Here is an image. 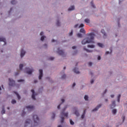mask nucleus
I'll list each match as a JSON object with an SVG mask.
<instances>
[{"label":"nucleus","instance_id":"1","mask_svg":"<svg viewBox=\"0 0 127 127\" xmlns=\"http://www.w3.org/2000/svg\"><path fill=\"white\" fill-rule=\"evenodd\" d=\"M88 37L84 39L82 41L81 43L83 45L87 44V43H95L94 42V38H95V34L94 33H90L87 34Z\"/></svg>","mask_w":127,"mask_h":127},{"label":"nucleus","instance_id":"2","mask_svg":"<svg viewBox=\"0 0 127 127\" xmlns=\"http://www.w3.org/2000/svg\"><path fill=\"white\" fill-rule=\"evenodd\" d=\"M61 124H63L64 123V120L65 119L64 118V117H66V118L68 117V113H64V112H63L61 113Z\"/></svg>","mask_w":127,"mask_h":127},{"label":"nucleus","instance_id":"3","mask_svg":"<svg viewBox=\"0 0 127 127\" xmlns=\"http://www.w3.org/2000/svg\"><path fill=\"white\" fill-rule=\"evenodd\" d=\"M33 119L35 126H38L39 125V118H38V116L37 115H33Z\"/></svg>","mask_w":127,"mask_h":127},{"label":"nucleus","instance_id":"4","mask_svg":"<svg viewBox=\"0 0 127 127\" xmlns=\"http://www.w3.org/2000/svg\"><path fill=\"white\" fill-rule=\"evenodd\" d=\"M9 86L13 87V86L15 85V81H14V80H12V79L9 78Z\"/></svg>","mask_w":127,"mask_h":127},{"label":"nucleus","instance_id":"5","mask_svg":"<svg viewBox=\"0 0 127 127\" xmlns=\"http://www.w3.org/2000/svg\"><path fill=\"white\" fill-rule=\"evenodd\" d=\"M39 79L41 80V78L43 76V70L42 69H39Z\"/></svg>","mask_w":127,"mask_h":127},{"label":"nucleus","instance_id":"6","mask_svg":"<svg viewBox=\"0 0 127 127\" xmlns=\"http://www.w3.org/2000/svg\"><path fill=\"white\" fill-rule=\"evenodd\" d=\"M26 108L29 111H33V110H34V106H28Z\"/></svg>","mask_w":127,"mask_h":127},{"label":"nucleus","instance_id":"7","mask_svg":"<svg viewBox=\"0 0 127 127\" xmlns=\"http://www.w3.org/2000/svg\"><path fill=\"white\" fill-rule=\"evenodd\" d=\"M31 122V120H30V119H27L25 122L24 127H26L28 126L29 125H30Z\"/></svg>","mask_w":127,"mask_h":127},{"label":"nucleus","instance_id":"8","mask_svg":"<svg viewBox=\"0 0 127 127\" xmlns=\"http://www.w3.org/2000/svg\"><path fill=\"white\" fill-rule=\"evenodd\" d=\"M57 53H58L59 55H61L62 56H63L64 55V52H63V51L60 50L59 48L58 49Z\"/></svg>","mask_w":127,"mask_h":127},{"label":"nucleus","instance_id":"9","mask_svg":"<svg viewBox=\"0 0 127 127\" xmlns=\"http://www.w3.org/2000/svg\"><path fill=\"white\" fill-rule=\"evenodd\" d=\"M102 107V104H99L97 106L95 109L92 110V112H96V111H98L100 108Z\"/></svg>","mask_w":127,"mask_h":127},{"label":"nucleus","instance_id":"10","mask_svg":"<svg viewBox=\"0 0 127 127\" xmlns=\"http://www.w3.org/2000/svg\"><path fill=\"white\" fill-rule=\"evenodd\" d=\"M31 92H32V98L33 99V100H35V92H34V90L32 89L31 90Z\"/></svg>","mask_w":127,"mask_h":127},{"label":"nucleus","instance_id":"11","mask_svg":"<svg viewBox=\"0 0 127 127\" xmlns=\"http://www.w3.org/2000/svg\"><path fill=\"white\" fill-rule=\"evenodd\" d=\"M24 55H25V51H24L23 49H22L21 51V54H20L21 58H22V57L24 56Z\"/></svg>","mask_w":127,"mask_h":127},{"label":"nucleus","instance_id":"12","mask_svg":"<svg viewBox=\"0 0 127 127\" xmlns=\"http://www.w3.org/2000/svg\"><path fill=\"white\" fill-rule=\"evenodd\" d=\"M0 41H2L4 42V45H5L6 44V40H5V38L2 37L0 38Z\"/></svg>","mask_w":127,"mask_h":127},{"label":"nucleus","instance_id":"13","mask_svg":"<svg viewBox=\"0 0 127 127\" xmlns=\"http://www.w3.org/2000/svg\"><path fill=\"white\" fill-rule=\"evenodd\" d=\"M73 72H74V73H76V74H79L80 73V72L78 71V68H77L76 67H75L73 69Z\"/></svg>","mask_w":127,"mask_h":127},{"label":"nucleus","instance_id":"14","mask_svg":"<svg viewBox=\"0 0 127 127\" xmlns=\"http://www.w3.org/2000/svg\"><path fill=\"white\" fill-rule=\"evenodd\" d=\"M116 107V101H113L112 102V105H111V109H113V108H115Z\"/></svg>","mask_w":127,"mask_h":127},{"label":"nucleus","instance_id":"15","mask_svg":"<svg viewBox=\"0 0 127 127\" xmlns=\"http://www.w3.org/2000/svg\"><path fill=\"white\" fill-rule=\"evenodd\" d=\"M97 45L99 47H101V48H103L104 47V45L101 43H98Z\"/></svg>","mask_w":127,"mask_h":127},{"label":"nucleus","instance_id":"16","mask_svg":"<svg viewBox=\"0 0 127 127\" xmlns=\"http://www.w3.org/2000/svg\"><path fill=\"white\" fill-rule=\"evenodd\" d=\"M33 71H34L33 69H31L27 71V73L29 74L30 75V74H32V72H33Z\"/></svg>","mask_w":127,"mask_h":127},{"label":"nucleus","instance_id":"17","mask_svg":"<svg viewBox=\"0 0 127 127\" xmlns=\"http://www.w3.org/2000/svg\"><path fill=\"white\" fill-rule=\"evenodd\" d=\"M74 9H75V6L72 5L68 8V11H70V10H74Z\"/></svg>","mask_w":127,"mask_h":127},{"label":"nucleus","instance_id":"18","mask_svg":"<svg viewBox=\"0 0 127 127\" xmlns=\"http://www.w3.org/2000/svg\"><path fill=\"white\" fill-rule=\"evenodd\" d=\"M83 50L84 51H86V52H88V53H90V52H92L93 51H90L88 49H86V48H83Z\"/></svg>","mask_w":127,"mask_h":127},{"label":"nucleus","instance_id":"19","mask_svg":"<svg viewBox=\"0 0 127 127\" xmlns=\"http://www.w3.org/2000/svg\"><path fill=\"white\" fill-rule=\"evenodd\" d=\"M88 48H95V45H87Z\"/></svg>","mask_w":127,"mask_h":127},{"label":"nucleus","instance_id":"20","mask_svg":"<svg viewBox=\"0 0 127 127\" xmlns=\"http://www.w3.org/2000/svg\"><path fill=\"white\" fill-rule=\"evenodd\" d=\"M14 94H15V95H16L17 98H18V100H20V96H19V94H18V93H17V92H14Z\"/></svg>","mask_w":127,"mask_h":127},{"label":"nucleus","instance_id":"21","mask_svg":"<svg viewBox=\"0 0 127 127\" xmlns=\"http://www.w3.org/2000/svg\"><path fill=\"white\" fill-rule=\"evenodd\" d=\"M80 32H81V33H86V32L85 31V29H84V28H81L80 30Z\"/></svg>","mask_w":127,"mask_h":127},{"label":"nucleus","instance_id":"22","mask_svg":"<svg viewBox=\"0 0 127 127\" xmlns=\"http://www.w3.org/2000/svg\"><path fill=\"white\" fill-rule=\"evenodd\" d=\"M85 114H86V110H84L83 114L81 115V119L85 118Z\"/></svg>","mask_w":127,"mask_h":127},{"label":"nucleus","instance_id":"23","mask_svg":"<svg viewBox=\"0 0 127 127\" xmlns=\"http://www.w3.org/2000/svg\"><path fill=\"white\" fill-rule=\"evenodd\" d=\"M84 21L85 22H86V23H90V19L87 18V19H85L84 20Z\"/></svg>","mask_w":127,"mask_h":127},{"label":"nucleus","instance_id":"24","mask_svg":"<svg viewBox=\"0 0 127 127\" xmlns=\"http://www.w3.org/2000/svg\"><path fill=\"white\" fill-rule=\"evenodd\" d=\"M74 114L76 115V116H77V117H79V112H78V111H77V110H76L75 111V112H74Z\"/></svg>","mask_w":127,"mask_h":127},{"label":"nucleus","instance_id":"25","mask_svg":"<svg viewBox=\"0 0 127 127\" xmlns=\"http://www.w3.org/2000/svg\"><path fill=\"white\" fill-rule=\"evenodd\" d=\"M101 32L102 33H103V34H104V36H107V34L105 33V30L104 29L101 30Z\"/></svg>","mask_w":127,"mask_h":127},{"label":"nucleus","instance_id":"26","mask_svg":"<svg viewBox=\"0 0 127 127\" xmlns=\"http://www.w3.org/2000/svg\"><path fill=\"white\" fill-rule=\"evenodd\" d=\"M112 113H113V115H116V114H117V109H114L112 111Z\"/></svg>","mask_w":127,"mask_h":127},{"label":"nucleus","instance_id":"27","mask_svg":"<svg viewBox=\"0 0 127 127\" xmlns=\"http://www.w3.org/2000/svg\"><path fill=\"white\" fill-rule=\"evenodd\" d=\"M11 4H15V3H16V1H15V0H13L11 1Z\"/></svg>","mask_w":127,"mask_h":127},{"label":"nucleus","instance_id":"28","mask_svg":"<svg viewBox=\"0 0 127 127\" xmlns=\"http://www.w3.org/2000/svg\"><path fill=\"white\" fill-rule=\"evenodd\" d=\"M22 68H23V64H20L19 65V69H20V70H22Z\"/></svg>","mask_w":127,"mask_h":127},{"label":"nucleus","instance_id":"29","mask_svg":"<svg viewBox=\"0 0 127 127\" xmlns=\"http://www.w3.org/2000/svg\"><path fill=\"white\" fill-rule=\"evenodd\" d=\"M69 122H70V125H71V126H73L74 125V122H73L72 121V120L70 119Z\"/></svg>","mask_w":127,"mask_h":127},{"label":"nucleus","instance_id":"30","mask_svg":"<svg viewBox=\"0 0 127 127\" xmlns=\"http://www.w3.org/2000/svg\"><path fill=\"white\" fill-rule=\"evenodd\" d=\"M11 103L13 104H16V101L14 99H13L11 101Z\"/></svg>","mask_w":127,"mask_h":127},{"label":"nucleus","instance_id":"31","mask_svg":"<svg viewBox=\"0 0 127 127\" xmlns=\"http://www.w3.org/2000/svg\"><path fill=\"white\" fill-rule=\"evenodd\" d=\"M121 99V94H119L118 97V102L120 103V100Z\"/></svg>","mask_w":127,"mask_h":127},{"label":"nucleus","instance_id":"32","mask_svg":"<svg viewBox=\"0 0 127 127\" xmlns=\"http://www.w3.org/2000/svg\"><path fill=\"white\" fill-rule=\"evenodd\" d=\"M56 24H57V26H60V22H59V20H58L57 21Z\"/></svg>","mask_w":127,"mask_h":127},{"label":"nucleus","instance_id":"33","mask_svg":"<svg viewBox=\"0 0 127 127\" xmlns=\"http://www.w3.org/2000/svg\"><path fill=\"white\" fill-rule=\"evenodd\" d=\"M88 97L87 95H85L84 96V99L85 100V101H88Z\"/></svg>","mask_w":127,"mask_h":127},{"label":"nucleus","instance_id":"34","mask_svg":"<svg viewBox=\"0 0 127 127\" xmlns=\"http://www.w3.org/2000/svg\"><path fill=\"white\" fill-rule=\"evenodd\" d=\"M2 115H3V114H5V111H4V108H3L1 112Z\"/></svg>","mask_w":127,"mask_h":127},{"label":"nucleus","instance_id":"35","mask_svg":"<svg viewBox=\"0 0 127 127\" xmlns=\"http://www.w3.org/2000/svg\"><path fill=\"white\" fill-rule=\"evenodd\" d=\"M91 4L92 7H93L94 8H95V5H94V3L93 2V1L91 2Z\"/></svg>","mask_w":127,"mask_h":127},{"label":"nucleus","instance_id":"36","mask_svg":"<svg viewBox=\"0 0 127 127\" xmlns=\"http://www.w3.org/2000/svg\"><path fill=\"white\" fill-rule=\"evenodd\" d=\"M44 38H45V37L44 36H42L41 38V41H43L44 40Z\"/></svg>","mask_w":127,"mask_h":127},{"label":"nucleus","instance_id":"37","mask_svg":"<svg viewBox=\"0 0 127 127\" xmlns=\"http://www.w3.org/2000/svg\"><path fill=\"white\" fill-rule=\"evenodd\" d=\"M55 113H53V116L52 117V119L53 120L54 119H55Z\"/></svg>","mask_w":127,"mask_h":127},{"label":"nucleus","instance_id":"38","mask_svg":"<svg viewBox=\"0 0 127 127\" xmlns=\"http://www.w3.org/2000/svg\"><path fill=\"white\" fill-rule=\"evenodd\" d=\"M77 37H82V34L80 33H78L77 34Z\"/></svg>","mask_w":127,"mask_h":127},{"label":"nucleus","instance_id":"39","mask_svg":"<svg viewBox=\"0 0 127 127\" xmlns=\"http://www.w3.org/2000/svg\"><path fill=\"white\" fill-rule=\"evenodd\" d=\"M80 27H84V25L83 24H81L79 26H78V28H80Z\"/></svg>","mask_w":127,"mask_h":127},{"label":"nucleus","instance_id":"40","mask_svg":"<svg viewBox=\"0 0 127 127\" xmlns=\"http://www.w3.org/2000/svg\"><path fill=\"white\" fill-rule=\"evenodd\" d=\"M25 115V112L24 111H23L21 116L22 117H24V115Z\"/></svg>","mask_w":127,"mask_h":127},{"label":"nucleus","instance_id":"41","mask_svg":"<svg viewBox=\"0 0 127 127\" xmlns=\"http://www.w3.org/2000/svg\"><path fill=\"white\" fill-rule=\"evenodd\" d=\"M65 78H66V75L64 74V75L62 76V79H65Z\"/></svg>","mask_w":127,"mask_h":127},{"label":"nucleus","instance_id":"42","mask_svg":"<svg viewBox=\"0 0 127 127\" xmlns=\"http://www.w3.org/2000/svg\"><path fill=\"white\" fill-rule=\"evenodd\" d=\"M18 82H24V80L23 79H20L18 80Z\"/></svg>","mask_w":127,"mask_h":127},{"label":"nucleus","instance_id":"43","mask_svg":"<svg viewBox=\"0 0 127 127\" xmlns=\"http://www.w3.org/2000/svg\"><path fill=\"white\" fill-rule=\"evenodd\" d=\"M79 26V24H77L74 26V28H77Z\"/></svg>","mask_w":127,"mask_h":127},{"label":"nucleus","instance_id":"44","mask_svg":"<svg viewBox=\"0 0 127 127\" xmlns=\"http://www.w3.org/2000/svg\"><path fill=\"white\" fill-rule=\"evenodd\" d=\"M49 60H54V57H51L49 58Z\"/></svg>","mask_w":127,"mask_h":127},{"label":"nucleus","instance_id":"45","mask_svg":"<svg viewBox=\"0 0 127 127\" xmlns=\"http://www.w3.org/2000/svg\"><path fill=\"white\" fill-rule=\"evenodd\" d=\"M73 34V30H71V32L69 33V35H72Z\"/></svg>","mask_w":127,"mask_h":127},{"label":"nucleus","instance_id":"46","mask_svg":"<svg viewBox=\"0 0 127 127\" xmlns=\"http://www.w3.org/2000/svg\"><path fill=\"white\" fill-rule=\"evenodd\" d=\"M92 63L91 62H90V63H88V65H89V66H92Z\"/></svg>","mask_w":127,"mask_h":127},{"label":"nucleus","instance_id":"47","mask_svg":"<svg viewBox=\"0 0 127 127\" xmlns=\"http://www.w3.org/2000/svg\"><path fill=\"white\" fill-rule=\"evenodd\" d=\"M91 84H93L94 83V79H92L90 81Z\"/></svg>","mask_w":127,"mask_h":127},{"label":"nucleus","instance_id":"48","mask_svg":"<svg viewBox=\"0 0 127 127\" xmlns=\"http://www.w3.org/2000/svg\"><path fill=\"white\" fill-rule=\"evenodd\" d=\"M18 74H19V72H17L15 74V76H17V75H18Z\"/></svg>","mask_w":127,"mask_h":127},{"label":"nucleus","instance_id":"49","mask_svg":"<svg viewBox=\"0 0 127 127\" xmlns=\"http://www.w3.org/2000/svg\"><path fill=\"white\" fill-rule=\"evenodd\" d=\"M76 86V83H73V85H72V87H75Z\"/></svg>","mask_w":127,"mask_h":127},{"label":"nucleus","instance_id":"50","mask_svg":"<svg viewBox=\"0 0 127 127\" xmlns=\"http://www.w3.org/2000/svg\"><path fill=\"white\" fill-rule=\"evenodd\" d=\"M61 101H62V103H64V102H65V100H64V99H62L61 100Z\"/></svg>","mask_w":127,"mask_h":127},{"label":"nucleus","instance_id":"51","mask_svg":"<svg viewBox=\"0 0 127 127\" xmlns=\"http://www.w3.org/2000/svg\"><path fill=\"white\" fill-rule=\"evenodd\" d=\"M72 49H76V46H74L72 47Z\"/></svg>","mask_w":127,"mask_h":127},{"label":"nucleus","instance_id":"52","mask_svg":"<svg viewBox=\"0 0 127 127\" xmlns=\"http://www.w3.org/2000/svg\"><path fill=\"white\" fill-rule=\"evenodd\" d=\"M125 120H126V117H123V122H125Z\"/></svg>","mask_w":127,"mask_h":127},{"label":"nucleus","instance_id":"53","mask_svg":"<svg viewBox=\"0 0 127 127\" xmlns=\"http://www.w3.org/2000/svg\"><path fill=\"white\" fill-rule=\"evenodd\" d=\"M101 59V56H98V60H100Z\"/></svg>","mask_w":127,"mask_h":127},{"label":"nucleus","instance_id":"54","mask_svg":"<svg viewBox=\"0 0 127 127\" xmlns=\"http://www.w3.org/2000/svg\"><path fill=\"white\" fill-rule=\"evenodd\" d=\"M105 54H110V52L109 51L106 52Z\"/></svg>","mask_w":127,"mask_h":127},{"label":"nucleus","instance_id":"55","mask_svg":"<svg viewBox=\"0 0 127 127\" xmlns=\"http://www.w3.org/2000/svg\"><path fill=\"white\" fill-rule=\"evenodd\" d=\"M40 35H41V36L43 35V32H41L40 33Z\"/></svg>","mask_w":127,"mask_h":127},{"label":"nucleus","instance_id":"56","mask_svg":"<svg viewBox=\"0 0 127 127\" xmlns=\"http://www.w3.org/2000/svg\"><path fill=\"white\" fill-rule=\"evenodd\" d=\"M111 98H114V97H115V95H111Z\"/></svg>","mask_w":127,"mask_h":127},{"label":"nucleus","instance_id":"57","mask_svg":"<svg viewBox=\"0 0 127 127\" xmlns=\"http://www.w3.org/2000/svg\"><path fill=\"white\" fill-rule=\"evenodd\" d=\"M58 109L59 110V109H60V105H59L58 106Z\"/></svg>","mask_w":127,"mask_h":127},{"label":"nucleus","instance_id":"58","mask_svg":"<svg viewBox=\"0 0 127 127\" xmlns=\"http://www.w3.org/2000/svg\"><path fill=\"white\" fill-rule=\"evenodd\" d=\"M52 42H55V40H54V39H53V40H52Z\"/></svg>","mask_w":127,"mask_h":127},{"label":"nucleus","instance_id":"59","mask_svg":"<svg viewBox=\"0 0 127 127\" xmlns=\"http://www.w3.org/2000/svg\"><path fill=\"white\" fill-rule=\"evenodd\" d=\"M34 83H37V80H34Z\"/></svg>","mask_w":127,"mask_h":127},{"label":"nucleus","instance_id":"60","mask_svg":"<svg viewBox=\"0 0 127 127\" xmlns=\"http://www.w3.org/2000/svg\"><path fill=\"white\" fill-rule=\"evenodd\" d=\"M107 93V89L105 90V92H104V94H106Z\"/></svg>","mask_w":127,"mask_h":127},{"label":"nucleus","instance_id":"61","mask_svg":"<svg viewBox=\"0 0 127 127\" xmlns=\"http://www.w3.org/2000/svg\"><path fill=\"white\" fill-rule=\"evenodd\" d=\"M45 47H47V44H45Z\"/></svg>","mask_w":127,"mask_h":127},{"label":"nucleus","instance_id":"62","mask_svg":"<svg viewBox=\"0 0 127 127\" xmlns=\"http://www.w3.org/2000/svg\"><path fill=\"white\" fill-rule=\"evenodd\" d=\"M58 127H62V126L59 125V126H58Z\"/></svg>","mask_w":127,"mask_h":127},{"label":"nucleus","instance_id":"63","mask_svg":"<svg viewBox=\"0 0 127 127\" xmlns=\"http://www.w3.org/2000/svg\"><path fill=\"white\" fill-rule=\"evenodd\" d=\"M65 69H66V66H64V69L65 70Z\"/></svg>","mask_w":127,"mask_h":127},{"label":"nucleus","instance_id":"64","mask_svg":"<svg viewBox=\"0 0 127 127\" xmlns=\"http://www.w3.org/2000/svg\"><path fill=\"white\" fill-rule=\"evenodd\" d=\"M7 110H9V107L7 108Z\"/></svg>","mask_w":127,"mask_h":127}]
</instances>
